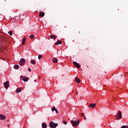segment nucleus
I'll use <instances>...</instances> for the list:
<instances>
[{
	"instance_id": "obj_1",
	"label": "nucleus",
	"mask_w": 128,
	"mask_h": 128,
	"mask_svg": "<svg viewBox=\"0 0 128 128\" xmlns=\"http://www.w3.org/2000/svg\"><path fill=\"white\" fill-rule=\"evenodd\" d=\"M49 126L51 128H56L58 126V124H56L52 121L50 122Z\"/></svg>"
},
{
	"instance_id": "obj_2",
	"label": "nucleus",
	"mask_w": 128,
	"mask_h": 128,
	"mask_svg": "<svg viewBox=\"0 0 128 128\" xmlns=\"http://www.w3.org/2000/svg\"><path fill=\"white\" fill-rule=\"evenodd\" d=\"M26 64V59L25 58H21L19 62L20 66H24Z\"/></svg>"
},
{
	"instance_id": "obj_3",
	"label": "nucleus",
	"mask_w": 128,
	"mask_h": 128,
	"mask_svg": "<svg viewBox=\"0 0 128 128\" xmlns=\"http://www.w3.org/2000/svg\"><path fill=\"white\" fill-rule=\"evenodd\" d=\"M122 112L120 111H118V114L117 116H116V118L117 120H120V118H122Z\"/></svg>"
},
{
	"instance_id": "obj_4",
	"label": "nucleus",
	"mask_w": 128,
	"mask_h": 128,
	"mask_svg": "<svg viewBox=\"0 0 128 128\" xmlns=\"http://www.w3.org/2000/svg\"><path fill=\"white\" fill-rule=\"evenodd\" d=\"M71 124H72V126H74V127L77 126H78V122L74 121L73 120H71Z\"/></svg>"
},
{
	"instance_id": "obj_5",
	"label": "nucleus",
	"mask_w": 128,
	"mask_h": 128,
	"mask_svg": "<svg viewBox=\"0 0 128 128\" xmlns=\"http://www.w3.org/2000/svg\"><path fill=\"white\" fill-rule=\"evenodd\" d=\"M9 84H10V82H8V81H6L4 84V86L5 88H6V90H8V88H10Z\"/></svg>"
},
{
	"instance_id": "obj_6",
	"label": "nucleus",
	"mask_w": 128,
	"mask_h": 128,
	"mask_svg": "<svg viewBox=\"0 0 128 128\" xmlns=\"http://www.w3.org/2000/svg\"><path fill=\"white\" fill-rule=\"evenodd\" d=\"M73 64L74 66H76V68H80V64H78V63L76 62H73Z\"/></svg>"
},
{
	"instance_id": "obj_7",
	"label": "nucleus",
	"mask_w": 128,
	"mask_h": 128,
	"mask_svg": "<svg viewBox=\"0 0 128 128\" xmlns=\"http://www.w3.org/2000/svg\"><path fill=\"white\" fill-rule=\"evenodd\" d=\"M28 77H26L24 76L22 78V80L24 82H28Z\"/></svg>"
},
{
	"instance_id": "obj_8",
	"label": "nucleus",
	"mask_w": 128,
	"mask_h": 128,
	"mask_svg": "<svg viewBox=\"0 0 128 128\" xmlns=\"http://www.w3.org/2000/svg\"><path fill=\"white\" fill-rule=\"evenodd\" d=\"M6 116H4L2 114H0V120H6Z\"/></svg>"
},
{
	"instance_id": "obj_9",
	"label": "nucleus",
	"mask_w": 128,
	"mask_h": 128,
	"mask_svg": "<svg viewBox=\"0 0 128 128\" xmlns=\"http://www.w3.org/2000/svg\"><path fill=\"white\" fill-rule=\"evenodd\" d=\"M49 38H54V40H56V35H50L48 37Z\"/></svg>"
},
{
	"instance_id": "obj_10",
	"label": "nucleus",
	"mask_w": 128,
	"mask_h": 128,
	"mask_svg": "<svg viewBox=\"0 0 128 128\" xmlns=\"http://www.w3.org/2000/svg\"><path fill=\"white\" fill-rule=\"evenodd\" d=\"M96 104L90 103L88 106H90L91 108H96Z\"/></svg>"
},
{
	"instance_id": "obj_11",
	"label": "nucleus",
	"mask_w": 128,
	"mask_h": 128,
	"mask_svg": "<svg viewBox=\"0 0 128 128\" xmlns=\"http://www.w3.org/2000/svg\"><path fill=\"white\" fill-rule=\"evenodd\" d=\"M52 61L54 64H58V58H54L52 59Z\"/></svg>"
},
{
	"instance_id": "obj_12",
	"label": "nucleus",
	"mask_w": 128,
	"mask_h": 128,
	"mask_svg": "<svg viewBox=\"0 0 128 128\" xmlns=\"http://www.w3.org/2000/svg\"><path fill=\"white\" fill-rule=\"evenodd\" d=\"M75 82H78V84H80V80L78 78V77H76L75 78Z\"/></svg>"
},
{
	"instance_id": "obj_13",
	"label": "nucleus",
	"mask_w": 128,
	"mask_h": 128,
	"mask_svg": "<svg viewBox=\"0 0 128 128\" xmlns=\"http://www.w3.org/2000/svg\"><path fill=\"white\" fill-rule=\"evenodd\" d=\"M20 92H22V88H18L16 90V92H17V94Z\"/></svg>"
},
{
	"instance_id": "obj_14",
	"label": "nucleus",
	"mask_w": 128,
	"mask_h": 128,
	"mask_svg": "<svg viewBox=\"0 0 128 128\" xmlns=\"http://www.w3.org/2000/svg\"><path fill=\"white\" fill-rule=\"evenodd\" d=\"M62 44V42L59 40L56 43V45L58 46V44Z\"/></svg>"
},
{
	"instance_id": "obj_15",
	"label": "nucleus",
	"mask_w": 128,
	"mask_h": 128,
	"mask_svg": "<svg viewBox=\"0 0 128 128\" xmlns=\"http://www.w3.org/2000/svg\"><path fill=\"white\" fill-rule=\"evenodd\" d=\"M39 16H42V18H44V12H42L39 14Z\"/></svg>"
},
{
	"instance_id": "obj_16",
	"label": "nucleus",
	"mask_w": 128,
	"mask_h": 128,
	"mask_svg": "<svg viewBox=\"0 0 128 128\" xmlns=\"http://www.w3.org/2000/svg\"><path fill=\"white\" fill-rule=\"evenodd\" d=\"M42 128H46V124L44 122L42 123Z\"/></svg>"
},
{
	"instance_id": "obj_17",
	"label": "nucleus",
	"mask_w": 128,
	"mask_h": 128,
	"mask_svg": "<svg viewBox=\"0 0 128 128\" xmlns=\"http://www.w3.org/2000/svg\"><path fill=\"white\" fill-rule=\"evenodd\" d=\"M14 68L15 70H18V68H20V66L18 65H15L14 66Z\"/></svg>"
},
{
	"instance_id": "obj_18",
	"label": "nucleus",
	"mask_w": 128,
	"mask_h": 128,
	"mask_svg": "<svg viewBox=\"0 0 128 128\" xmlns=\"http://www.w3.org/2000/svg\"><path fill=\"white\" fill-rule=\"evenodd\" d=\"M24 44H26V37H24V38L22 40V46H24Z\"/></svg>"
},
{
	"instance_id": "obj_19",
	"label": "nucleus",
	"mask_w": 128,
	"mask_h": 128,
	"mask_svg": "<svg viewBox=\"0 0 128 128\" xmlns=\"http://www.w3.org/2000/svg\"><path fill=\"white\" fill-rule=\"evenodd\" d=\"M30 64H36V61L34 60H31Z\"/></svg>"
},
{
	"instance_id": "obj_20",
	"label": "nucleus",
	"mask_w": 128,
	"mask_h": 128,
	"mask_svg": "<svg viewBox=\"0 0 128 128\" xmlns=\"http://www.w3.org/2000/svg\"><path fill=\"white\" fill-rule=\"evenodd\" d=\"M30 38H31V40H34V36L30 35Z\"/></svg>"
},
{
	"instance_id": "obj_21",
	"label": "nucleus",
	"mask_w": 128,
	"mask_h": 128,
	"mask_svg": "<svg viewBox=\"0 0 128 128\" xmlns=\"http://www.w3.org/2000/svg\"><path fill=\"white\" fill-rule=\"evenodd\" d=\"M56 110V108L55 106H53V108H52V112Z\"/></svg>"
},
{
	"instance_id": "obj_22",
	"label": "nucleus",
	"mask_w": 128,
	"mask_h": 128,
	"mask_svg": "<svg viewBox=\"0 0 128 128\" xmlns=\"http://www.w3.org/2000/svg\"><path fill=\"white\" fill-rule=\"evenodd\" d=\"M42 58V55H39L38 56V60H40V58Z\"/></svg>"
},
{
	"instance_id": "obj_23",
	"label": "nucleus",
	"mask_w": 128,
	"mask_h": 128,
	"mask_svg": "<svg viewBox=\"0 0 128 128\" xmlns=\"http://www.w3.org/2000/svg\"><path fill=\"white\" fill-rule=\"evenodd\" d=\"M121 128H128V126H122Z\"/></svg>"
},
{
	"instance_id": "obj_24",
	"label": "nucleus",
	"mask_w": 128,
	"mask_h": 128,
	"mask_svg": "<svg viewBox=\"0 0 128 128\" xmlns=\"http://www.w3.org/2000/svg\"><path fill=\"white\" fill-rule=\"evenodd\" d=\"M8 34H10V36H12V31H9Z\"/></svg>"
},
{
	"instance_id": "obj_25",
	"label": "nucleus",
	"mask_w": 128,
	"mask_h": 128,
	"mask_svg": "<svg viewBox=\"0 0 128 128\" xmlns=\"http://www.w3.org/2000/svg\"><path fill=\"white\" fill-rule=\"evenodd\" d=\"M63 123L64 124H68V122H66V121L64 120L63 121Z\"/></svg>"
},
{
	"instance_id": "obj_26",
	"label": "nucleus",
	"mask_w": 128,
	"mask_h": 128,
	"mask_svg": "<svg viewBox=\"0 0 128 128\" xmlns=\"http://www.w3.org/2000/svg\"><path fill=\"white\" fill-rule=\"evenodd\" d=\"M55 112L56 114H58V110L56 109Z\"/></svg>"
},
{
	"instance_id": "obj_27",
	"label": "nucleus",
	"mask_w": 128,
	"mask_h": 128,
	"mask_svg": "<svg viewBox=\"0 0 128 128\" xmlns=\"http://www.w3.org/2000/svg\"><path fill=\"white\" fill-rule=\"evenodd\" d=\"M81 116H84V114L81 113Z\"/></svg>"
},
{
	"instance_id": "obj_28",
	"label": "nucleus",
	"mask_w": 128,
	"mask_h": 128,
	"mask_svg": "<svg viewBox=\"0 0 128 128\" xmlns=\"http://www.w3.org/2000/svg\"><path fill=\"white\" fill-rule=\"evenodd\" d=\"M28 72H32V70L30 69V68H28Z\"/></svg>"
},
{
	"instance_id": "obj_29",
	"label": "nucleus",
	"mask_w": 128,
	"mask_h": 128,
	"mask_svg": "<svg viewBox=\"0 0 128 128\" xmlns=\"http://www.w3.org/2000/svg\"><path fill=\"white\" fill-rule=\"evenodd\" d=\"M77 124H80V120H78Z\"/></svg>"
},
{
	"instance_id": "obj_30",
	"label": "nucleus",
	"mask_w": 128,
	"mask_h": 128,
	"mask_svg": "<svg viewBox=\"0 0 128 128\" xmlns=\"http://www.w3.org/2000/svg\"><path fill=\"white\" fill-rule=\"evenodd\" d=\"M24 76H20V78H24Z\"/></svg>"
},
{
	"instance_id": "obj_31",
	"label": "nucleus",
	"mask_w": 128,
	"mask_h": 128,
	"mask_svg": "<svg viewBox=\"0 0 128 128\" xmlns=\"http://www.w3.org/2000/svg\"><path fill=\"white\" fill-rule=\"evenodd\" d=\"M84 120H86V117L84 116Z\"/></svg>"
},
{
	"instance_id": "obj_32",
	"label": "nucleus",
	"mask_w": 128,
	"mask_h": 128,
	"mask_svg": "<svg viewBox=\"0 0 128 128\" xmlns=\"http://www.w3.org/2000/svg\"><path fill=\"white\" fill-rule=\"evenodd\" d=\"M8 126H10V124H8Z\"/></svg>"
},
{
	"instance_id": "obj_33",
	"label": "nucleus",
	"mask_w": 128,
	"mask_h": 128,
	"mask_svg": "<svg viewBox=\"0 0 128 128\" xmlns=\"http://www.w3.org/2000/svg\"><path fill=\"white\" fill-rule=\"evenodd\" d=\"M120 76H122V74H121V75H120Z\"/></svg>"
},
{
	"instance_id": "obj_34",
	"label": "nucleus",
	"mask_w": 128,
	"mask_h": 128,
	"mask_svg": "<svg viewBox=\"0 0 128 128\" xmlns=\"http://www.w3.org/2000/svg\"><path fill=\"white\" fill-rule=\"evenodd\" d=\"M34 82H36V80H34Z\"/></svg>"
},
{
	"instance_id": "obj_35",
	"label": "nucleus",
	"mask_w": 128,
	"mask_h": 128,
	"mask_svg": "<svg viewBox=\"0 0 128 128\" xmlns=\"http://www.w3.org/2000/svg\"><path fill=\"white\" fill-rule=\"evenodd\" d=\"M76 94H78V92H76Z\"/></svg>"
}]
</instances>
